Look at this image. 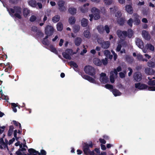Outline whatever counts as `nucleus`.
I'll use <instances>...</instances> for the list:
<instances>
[{
	"instance_id": "obj_1",
	"label": "nucleus",
	"mask_w": 155,
	"mask_h": 155,
	"mask_svg": "<svg viewBox=\"0 0 155 155\" xmlns=\"http://www.w3.org/2000/svg\"><path fill=\"white\" fill-rule=\"evenodd\" d=\"M7 9L11 16L15 17L19 19H21V13L22 9L20 6H15L13 8L7 7Z\"/></svg>"
},
{
	"instance_id": "obj_2",
	"label": "nucleus",
	"mask_w": 155,
	"mask_h": 155,
	"mask_svg": "<svg viewBox=\"0 0 155 155\" xmlns=\"http://www.w3.org/2000/svg\"><path fill=\"white\" fill-rule=\"evenodd\" d=\"M135 87L140 90H142L148 88V90L150 91H155V87H149L144 84H141L140 82L136 83Z\"/></svg>"
},
{
	"instance_id": "obj_3",
	"label": "nucleus",
	"mask_w": 155,
	"mask_h": 155,
	"mask_svg": "<svg viewBox=\"0 0 155 155\" xmlns=\"http://www.w3.org/2000/svg\"><path fill=\"white\" fill-rule=\"evenodd\" d=\"M97 41L98 43L101 45V47L104 49H107L110 47V42L107 41H104L102 38H98Z\"/></svg>"
},
{
	"instance_id": "obj_4",
	"label": "nucleus",
	"mask_w": 155,
	"mask_h": 155,
	"mask_svg": "<svg viewBox=\"0 0 155 155\" xmlns=\"http://www.w3.org/2000/svg\"><path fill=\"white\" fill-rule=\"evenodd\" d=\"M84 71L86 73L92 76H93L95 74V68L90 65L86 66L84 67Z\"/></svg>"
},
{
	"instance_id": "obj_5",
	"label": "nucleus",
	"mask_w": 155,
	"mask_h": 155,
	"mask_svg": "<svg viewBox=\"0 0 155 155\" xmlns=\"http://www.w3.org/2000/svg\"><path fill=\"white\" fill-rule=\"evenodd\" d=\"M91 12L94 15V19L97 20L100 18V10L95 7L92 8L91 9Z\"/></svg>"
},
{
	"instance_id": "obj_6",
	"label": "nucleus",
	"mask_w": 155,
	"mask_h": 155,
	"mask_svg": "<svg viewBox=\"0 0 155 155\" xmlns=\"http://www.w3.org/2000/svg\"><path fill=\"white\" fill-rule=\"evenodd\" d=\"M116 33L118 37L121 39L124 40L127 37V31H122L120 30H118L116 32Z\"/></svg>"
},
{
	"instance_id": "obj_7",
	"label": "nucleus",
	"mask_w": 155,
	"mask_h": 155,
	"mask_svg": "<svg viewBox=\"0 0 155 155\" xmlns=\"http://www.w3.org/2000/svg\"><path fill=\"white\" fill-rule=\"evenodd\" d=\"M58 9L60 12H64L66 10V7L64 6L65 2L62 0L59 1L58 3Z\"/></svg>"
},
{
	"instance_id": "obj_8",
	"label": "nucleus",
	"mask_w": 155,
	"mask_h": 155,
	"mask_svg": "<svg viewBox=\"0 0 155 155\" xmlns=\"http://www.w3.org/2000/svg\"><path fill=\"white\" fill-rule=\"evenodd\" d=\"M54 28L51 25H47L45 28V34H50L52 35L54 33Z\"/></svg>"
},
{
	"instance_id": "obj_9",
	"label": "nucleus",
	"mask_w": 155,
	"mask_h": 155,
	"mask_svg": "<svg viewBox=\"0 0 155 155\" xmlns=\"http://www.w3.org/2000/svg\"><path fill=\"white\" fill-rule=\"evenodd\" d=\"M134 80L137 82H139L141 81L142 78V75L140 72H136L134 73L133 75Z\"/></svg>"
},
{
	"instance_id": "obj_10",
	"label": "nucleus",
	"mask_w": 155,
	"mask_h": 155,
	"mask_svg": "<svg viewBox=\"0 0 155 155\" xmlns=\"http://www.w3.org/2000/svg\"><path fill=\"white\" fill-rule=\"evenodd\" d=\"M28 152L30 155H31L33 153H36L38 154V155H41L40 153L38 151L33 148L29 149L28 150ZM41 153L42 155H46V152L44 150H42L41 151Z\"/></svg>"
},
{
	"instance_id": "obj_11",
	"label": "nucleus",
	"mask_w": 155,
	"mask_h": 155,
	"mask_svg": "<svg viewBox=\"0 0 155 155\" xmlns=\"http://www.w3.org/2000/svg\"><path fill=\"white\" fill-rule=\"evenodd\" d=\"M134 17L133 21L134 24L136 25H138L140 23V17L137 13H134L133 14Z\"/></svg>"
},
{
	"instance_id": "obj_12",
	"label": "nucleus",
	"mask_w": 155,
	"mask_h": 155,
	"mask_svg": "<svg viewBox=\"0 0 155 155\" xmlns=\"http://www.w3.org/2000/svg\"><path fill=\"white\" fill-rule=\"evenodd\" d=\"M81 73V76L83 78L88 81L91 83H94L95 82V80L93 78L87 75H84V74H83L81 73Z\"/></svg>"
},
{
	"instance_id": "obj_13",
	"label": "nucleus",
	"mask_w": 155,
	"mask_h": 155,
	"mask_svg": "<svg viewBox=\"0 0 155 155\" xmlns=\"http://www.w3.org/2000/svg\"><path fill=\"white\" fill-rule=\"evenodd\" d=\"M90 150L88 144L87 143H84L83 144V150L84 154L87 155V153Z\"/></svg>"
},
{
	"instance_id": "obj_14",
	"label": "nucleus",
	"mask_w": 155,
	"mask_h": 155,
	"mask_svg": "<svg viewBox=\"0 0 155 155\" xmlns=\"http://www.w3.org/2000/svg\"><path fill=\"white\" fill-rule=\"evenodd\" d=\"M142 35L144 38L147 40H150V37L147 31L146 30H143L142 31Z\"/></svg>"
},
{
	"instance_id": "obj_15",
	"label": "nucleus",
	"mask_w": 155,
	"mask_h": 155,
	"mask_svg": "<svg viewBox=\"0 0 155 155\" xmlns=\"http://www.w3.org/2000/svg\"><path fill=\"white\" fill-rule=\"evenodd\" d=\"M136 44L140 48L142 49L144 48L143 43L140 39L139 38L136 39Z\"/></svg>"
},
{
	"instance_id": "obj_16",
	"label": "nucleus",
	"mask_w": 155,
	"mask_h": 155,
	"mask_svg": "<svg viewBox=\"0 0 155 155\" xmlns=\"http://www.w3.org/2000/svg\"><path fill=\"white\" fill-rule=\"evenodd\" d=\"M12 65L11 63L9 62L7 63L5 65V72H8L10 73V70L12 68Z\"/></svg>"
},
{
	"instance_id": "obj_17",
	"label": "nucleus",
	"mask_w": 155,
	"mask_h": 155,
	"mask_svg": "<svg viewBox=\"0 0 155 155\" xmlns=\"http://www.w3.org/2000/svg\"><path fill=\"white\" fill-rule=\"evenodd\" d=\"M93 63L97 66H101L102 64V62L101 60L98 58H95L93 59Z\"/></svg>"
},
{
	"instance_id": "obj_18",
	"label": "nucleus",
	"mask_w": 155,
	"mask_h": 155,
	"mask_svg": "<svg viewBox=\"0 0 155 155\" xmlns=\"http://www.w3.org/2000/svg\"><path fill=\"white\" fill-rule=\"evenodd\" d=\"M82 42V39L79 37H77L75 39L74 43L77 46H79L81 44Z\"/></svg>"
},
{
	"instance_id": "obj_19",
	"label": "nucleus",
	"mask_w": 155,
	"mask_h": 155,
	"mask_svg": "<svg viewBox=\"0 0 155 155\" xmlns=\"http://www.w3.org/2000/svg\"><path fill=\"white\" fill-rule=\"evenodd\" d=\"M134 35V31L131 29H128L127 31V37L129 38H131Z\"/></svg>"
},
{
	"instance_id": "obj_20",
	"label": "nucleus",
	"mask_w": 155,
	"mask_h": 155,
	"mask_svg": "<svg viewBox=\"0 0 155 155\" xmlns=\"http://www.w3.org/2000/svg\"><path fill=\"white\" fill-rule=\"evenodd\" d=\"M88 20L85 18H83L81 20V25L83 27H86L88 25Z\"/></svg>"
},
{
	"instance_id": "obj_21",
	"label": "nucleus",
	"mask_w": 155,
	"mask_h": 155,
	"mask_svg": "<svg viewBox=\"0 0 155 155\" xmlns=\"http://www.w3.org/2000/svg\"><path fill=\"white\" fill-rule=\"evenodd\" d=\"M112 93L114 96L116 97L120 95L121 94L119 90L116 89H114L112 90Z\"/></svg>"
},
{
	"instance_id": "obj_22",
	"label": "nucleus",
	"mask_w": 155,
	"mask_h": 155,
	"mask_svg": "<svg viewBox=\"0 0 155 155\" xmlns=\"http://www.w3.org/2000/svg\"><path fill=\"white\" fill-rule=\"evenodd\" d=\"M68 21L71 25L74 24L76 21L75 18L74 16H71L69 18Z\"/></svg>"
},
{
	"instance_id": "obj_23",
	"label": "nucleus",
	"mask_w": 155,
	"mask_h": 155,
	"mask_svg": "<svg viewBox=\"0 0 155 155\" xmlns=\"http://www.w3.org/2000/svg\"><path fill=\"white\" fill-rule=\"evenodd\" d=\"M125 9L126 11L129 14H132L133 12L132 8L131 5H127L126 6Z\"/></svg>"
},
{
	"instance_id": "obj_24",
	"label": "nucleus",
	"mask_w": 155,
	"mask_h": 155,
	"mask_svg": "<svg viewBox=\"0 0 155 155\" xmlns=\"http://www.w3.org/2000/svg\"><path fill=\"white\" fill-rule=\"evenodd\" d=\"M117 21L118 23L120 25H123L124 23L125 20L123 18H120L117 20Z\"/></svg>"
},
{
	"instance_id": "obj_25",
	"label": "nucleus",
	"mask_w": 155,
	"mask_h": 155,
	"mask_svg": "<svg viewBox=\"0 0 155 155\" xmlns=\"http://www.w3.org/2000/svg\"><path fill=\"white\" fill-rule=\"evenodd\" d=\"M69 13L72 15H74L76 13L77 9L74 8H70L68 9Z\"/></svg>"
},
{
	"instance_id": "obj_26",
	"label": "nucleus",
	"mask_w": 155,
	"mask_h": 155,
	"mask_svg": "<svg viewBox=\"0 0 155 155\" xmlns=\"http://www.w3.org/2000/svg\"><path fill=\"white\" fill-rule=\"evenodd\" d=\"M60 19V16L58 15H57L53 17L52 18V21L54 23H55L58 21Z\"/></svg>"
},
{
	"instance_id": "obj_27",
	"label": "nucleus",
	"mask_w": 155,
	"mask_h": 155,
	"mask_svg": "<svg viewBox=\"0 0 155 155\" xmlns=\"http://www.w3.org/2000/svg\"><path fill=\"white\" fill-rule=\"evenodd\" d=\"M30 10L27 8H24L23 11V15L25 17H26L30 13Z\"/></svg>"
},
{
	"instance_id": "obj_28",
	"label": "nucleus",
	"mask_w": 155,
	"mask_h": 155,
	"mask_svg": "<svg viewBox=\"0 0 155 155\" xmlns=\"http://www.w3.org/2000/svg\"><path fill=\"white\" fill-rule=\"evenodd\" d=\"M57 30L59 31H61L63 28V25L61 22H59L57 25Z\"/></svg>"
},
{
	"instance_id": "obj_29",
	"label": "nucleus",
	"mask_w": 155,
	"mask_h": 155,
	"mask_svg": "<svg viewBox=\"0 0 155 155\" xmlns=\"http://www.w3.org/2000/svg\"><path fill=\"white\" fill-rule=\"evenodd\" d=\"M29 5L32 7H35L37 5L36 1L35 0H31L28 2Z\"/></svg>"
},
{
	"instance_id": "obj_30",
	"label": "nucleus",
	"mask_w": 155,
	"mask_h": 155,
	"mask_svg": "<svg viewBox=\"0 0 155 155\" xmlns=\"http://www.w3.org/2000/svg\"><path fill=\"white\" fill-rule=\"evenodd\" d=\"M97 28L100 33L102 34L104 32V28L103 26L101 25L98 26Z\"/></svg>"
},
{
	"instance_id": "obj_31",
	"label": "nucleus",
	"mask_w": 155,
	"mask_h": 155,
	"mask_svg": "<svg viewBox=\"0 0 155 155\" xmlns=\"http://www.w3.org/2000/svg\"><path fill=\"white\" fill-rule=\"evenodd\" d=\"M147 49H149L151 51H154V46L150 44H147L146 45Z\"/></svg>"
},
{
	"instance_id": "obj_32",
	"label": "nucleus",
	"mask_w": 155,
	"mask_h": 155,
	"mask_svg": "<svg viewBox=\"0 0 155 155\" xmlns=\"http://www.w3.org/2000/svg\"><path fill=\"white\" fill-rule=\"evenodd\" d=\"M100 81L103 83H106L108 81V78L106 76L102 78H100Z\"/></svg>"
},
{
	"instance_id": "obj_33",
	"label": "nucleus",
	"mask_w": 155,
	"mask_h": 155,
	"mask_svg": "<svg viewBox=\"0 0 155 155\" xmlns=\"http://www.w3.org/2000/svg\"><path fill=\"white\" fill-rule=\"evenodd\" d=\"M118 8L117 6H114V7L113 8H110V12L113 13H116L118 11Z\"/></svg>"
},
{
	"instance_id": "obj_34",
	"label": "nucleus",
	"mask_w": 155,
	"mask_h": 155,
	"mask_svg": "<svg viewBox=\"0 0 155 155\" xmlns=\"http://www.w3.org/2000/svg\"><path fill=\"white\" fill-rule=\"evenodd\" d=\"M62 55L63 56L67 59L70 60L71 59V56L69 55V54H67V53L64 52L62 53Z\"/></svg>"
},
{
	"instance_id": "obj_35",
	"label": "nucleus",
	"mask_w": 155,
	"mask_h": 155,
	"mask_svg": "<svg viewBox=\"0 0 155 155\" xmlns=\"http://www.w3.org/2000/svg\"><path fill=\"white\" fill-rule=\"evenodd\" d=\"M49 48L50 50L52 52L55 53H58V51L54 47V46L52 45H50L49 46Z\"/></svg>"
},
{
	"instance_id": "obj_36",
	"label": "nucleus",
	"mask_w": 155,
	"mask_h": 155,
	"mask_svg": "<svg viewBox=\"0 0 155 155\" xmlns=\"http://www.w3.org/2000/svg\"><path fill=\"white\" fill-rule=\"evenodd\" d=\"M80 29V27L79 26L75 25L73 27V31L75 33L78 32Z\"/></svg>"
},
{
	"instance_id": "obj_37",
	"label": "nucleus",
	"mask_w": 155,
	"mask_h": 155,
	"mask_svg": "<svg viewBox=\"0 0 155 155\" xmlns=\"http://www.w3.org/2000/svg\"><path fill=\"white\" fill-rule=\"evenodd\" d=\"M11 106L12 108L13 109V110L14 112H16L17 111V109L16 107H17V104L15 103H11Z\"/></svg>"
},
{
	"instance_id": "obj_38",
	"label": "nucleus",
	"mask_w": 155,
	"mask_h": 155,
	"mask_svg": "<svg viewBox=\"0 0 155 155\" xmlns=\"http://www.w3.org/2000/svg\"><path fill=\"white\" fill-rule=\"evenodd\" d=\"M147 65L150 67L154 68L155 67V63L151 61H149L147 62Z\"/></svg>"
},
{
	"instance_id": "obj_39",
	"label": "nucleus",
	"mask_w": 155,
	"mask_h": 155,
	"mask_svg": "<svg viewBox=\"0 0 155 155\" xmlns=\"http://www.w3.org/2000/svg\"><path fill=\"white\" fill-rule=\"evenodd\" d=\"M84 36L87 38H89L90 37V32L89 30L84 31Z\"/></svg>"
},
{
	"instance_id": "obj_40",
	"label": "nucleus",
	"mask_w": 155,
	"mask_h": 155,
	"mask_svg": "<svg viewBox=\"0 0 155 155\" xmlns=\"http://www.w3.org/2000/svg\"><path fill=\"white\" fill-rule=\"evenodd\" d=\"M36 32V35L38 37L41 38L44 36V34L41 30H38Z\"/></svg>"
},
{
	"instance_id": "obj_41",
	"label": "nucleus",
	"mask_w": 155,
	"mask_h": 155,
	"mask_svg": "<svg viewBox=\"0 0 155 155\" xmlns=\"http://www.w3.org/2000/svg\"><path fill=\"white\" fill-rule=\"evenodd\" d=\"M133 20L132 18H130L127 21V24L131 27L133 26Z\"/></svg>"
},
{
	"instance_id": "obj_42",
	"label": "nucleus",
	"mask_w": 155,
	"mask_h": 155,
	"mask_svg": "<svg viewBox=\"0 0 155 155\" xmlns=\"http://www.w3.org/2000/svg\"><path fill=\"white\" fill-rule=\"evenodd\" d=\"M64 52L70 56L72 54L73 50L71 49H68L65 50Z\"/></svg>"
},
{
	"instance_id": "obj_43",
	"label": "nucleus",
	"mask_w": 155,
	"mask_h": 155,
	"mask_svg": "<svg viewBox=\"0 0 155 155\" xmlns=\"http://www.w3.org/2000/svg\"><path fill=\"white\" fill-rule=\"evenodd\" d=\"M122 15L121 12L119 11H117L115 13V17L117 18H120Z\"/></svg>"
},
{
	"instance_id": "obj_44",
	"label": "nucleus",
	"mask_w": 155,
	"mask_h": 155,
	"mask_svg": "<svg viewBox=\"0 0 155 155\" xmlns=\"http://www.w3.org/2000/svg\"><path fill=\"white\" fill-rule=\"evenodd\" d=\"M13 122L14 125L16 126H18V125H19V128L21 129V127L20 123L16 121L15 120H13Z\"/></svg>"
},
{
	"instance_id": "obj_45",
	"label": "nucleus",
	"mask_w": 155,
	"mask_h": 155,
	"mask_svg": "<svg viewBox=\"0 0 155 155\" xmlns=\"http://www.w3.org/2000/svg\"><path fill=\"white\" fill-rule=\"evenodd\" d=\"M70 65L71 66H73L75 68H77L78 66L76 63L73 61H71L70 62Z\"/></svg>"
},
{
	"instance_id": "obj_46",
	"label": "nucleus",
	"mask_w": 155,
	"mask_h": 155,
	"mask_svg": "<svg viewBox=\"0 0 155 155\" xmlns=\"http://www.w3.org/2000/svg\"><path fill=\"white\" fill-rule=\"evenodd\" d=\"M7 58V56L6 54L0 55V59L3 61H5Z\"/></svg>"
},
{
	"instance_id": "obj_47",
	"label": "nucleus",
	"mask_w": 155,
	"mask_h": 155,
	"mask_svg": "<svg viewBox=\"0 0 155 155\" xmlns=\"http://www.w3.org/2000/svg\"><path fill=\"white\" fill-rule=\"evenodd\" d=\"M42 43L43 45L47 46H48L49 44L48 39L44 40L43 39L42 41Z\"/></svg>"
},
{
	"instance_id": "obj_48",
	"label": "nucleus",
	"mask_w": 155,
	"mask_h": 155,
	"mask_svg": "<svg viewBox=\"0 0 155 155\" xmlns=\"http://www.w3.org/2000/svg\"><path fill=\"white\" fill-rule=\"evenodd\" d=\"M105 4L107 5H110L112 3V0H103Z\"/></svg>"
},
{
	"instance_id": "obj_49",
	"label": "nucleus",
	"mask_w": 155,
	"mask_h": 155,
	"mask_svg": "<svg viewBox=\"0 0 155 155\" xmlns=\"http://www.w3.org/2000/svg\"><path fill=\"white\" fill-rule=\"evenodd\" d=\"M37 19L36 17L34 15H31L30 18V21L31 22L35 21Z\"/></svg>"
},
{
	"instance_id": "obj_50",
	"label": "nucleus",
	"mask_w": 155,
	"mask_h": 155,
	"mask_svg": "<svg viewBox=\"0 0 155 155\" xmlns=\"http://www.w3.org/2000/svg\"><path fill=\"white\" fill-rule=\"evenodd\" d=\"M153 71V69H150L149 68L146 69L145 70L146 73L147 74L149 75L152 74L151 72V71Z\"/></svg>"
},
{
	"instance_id": "obj_51",
	"label": "nucleus",
	"mask_w": 155,
	"mask_h": 155,
	"mask_svg": "<svg viewBox=\"0 0 155 155\" xmlns=\"http://www.w3.org/2000/svg\"><path fill=\"white\" fill-rule=\"evenodd\" d=\"M101 62L104 65H106L108 63L107 59L105 58V59H102Z\"/></svg>"
},
{
	"instance_id": "obj_52",
	"label": "nucleus",
	"mask_w": 155,
	"mask_h": 155,
	"mask_svg": "<svg viewBox=\"0 0 155 155\" xmlns=\"http://www.w3.org/2000/svg\"><path fill=\"white\" fill-rule=\"evenodd\" d=\"M110 81L111 83H113L114 82L115 80L114 78V76L113 75V74L112 75L110 74Z\"/></svg>"
},
{
	"instance_id": "obj_53",
	"label": "nucleus",
	"mask_w": 155,
	"mask_h": 155,
	"mask_svg": "<svg viewBox=\"0 0 155 155\" xmlns=\"http://www.w3.org/2000/svg\"><path fill=\"white\" fill-rule=\"evenodd\" d=\"M148 84L150 85L154 86L155 85V80H151L148 81Z\"/></svg>"
},
{
	"instance_id": "obj_54",
	"label": "nucleus",
	"mask_w": 155,
	"mask_h": 155,
	"mask_svg": "<svg viewBox=\"0 0 155 155\" xmlns=\"http://www.w3.org/2000/svg\"><path fill=\"white\" fill-rule=\"evenodd\" d=\"M105 87L107 89H113V86L112 85L110 84H106L105 85Z\"/></svg>"
},
{
	"instance_id": "obj_55",
	"label": "nucleus",
	"mask_w": 155,
	"mask_h": 155,
	"mask_svg": "<svg viewBox=\"0 0 155 155\" xmlns=\"http://www.w3.org/2000/svg\"><path fill=\"white\" fill-rule=\"evenodd\" d=\"M80 10L82 12L84 13L87 11L88 9L86 8V7L84 8L83 6L80 8Z\"/></svg>"
},
{
	"instance_id": "obj_56",
	"label": "nucleus",
	"mask_w": 155,
	"mask_h": 155,
	"mask_svg": "<svg viewBox=\"0 0 155 155\" xmlns=\"http://www.w3.org/2000/svg\"><path fill=\"white\" fill-rule=\"evenodd\" d=\"M104 30H105L106 33L108 34L110 32V28L107 25H106L104 26Z\"/></svg>"
},
{
	"instance_id": "obj_57",
	"label": "nucleus",
	"mask_w": 155,
	"mask_h": 155,
	"mask_svg": "<svg viewBox=\"0 0 155 155\" xmlns=\"http://www.w3.org/2000/svg\"><path fill=\"white\" fill-rule=\"evenodd\" d=\"M117 71L116 70V69H114V71H112L110 72V74L111 75L113 74V75L114 76V74H115L116 75H117L118 74Z\"/></svg>"
},
{
	"instance_id": "obj_58",
	"label": "nucleus",
	"mask_w": 155,
	"mask_h": 155,
	"mask_svg": "<svg viewBox=\"0 0 155 155\" xmlns=\"http://www.w3.org/2000/svg\"><path fill=\"white\" fill-rule=\"evenodd\" d=\"M31 30L34 32H37L38 31V29L37 27L34 26L32 27Z\"/></svg>"
},
{
	"instance_id": "obj_59",
	"label": "nucleus",
	"mask_w": 155,
	"mask_h": 155,
	"mask_svg": "<svg viewBox=\"0 0 155 155\" xmlns=\"http://www.w3.org/2000/svg\"><path fill=\"white\" fill-rule=\"evenodd\" d=\"M137 59L139 60H142L143 58V56L140 54H137Z\"/></svg>"
},
{
	"instance_id": "obj_60",
	"label": "nucleus",
	"mask_w": 155,
	"mask_h": 155,
	"mask_svg": "<svg viewBox=\"0 0 155 155\" xmlns=\"http://www.w3.org/2000/svg\"><path fill=\"white\" fill-rule=\"evenodd\" d=\"M121 47L122 45L120 44H118L116 48L117 51L118 52L120 51Z\"/></svg>"
},
{
	"instance_id": "obj_61",
	"label": "nucleus",
	"mask_w": 155,
	"mask_h": 155,
	"mask_svg": "<svg viewBox=\"0 0 155 155\" xmlns=\"http://www.w3.org/2000/svg\"><path fill=\"white\" fill-rule=\"evenodd\" d=\"M5 65L4 63H0V71H2L3 68H5Z\"/></svg>"
},
{
	"instance_id": "obj_62",
	"label": "nucleus",
	"mask_w": 155,
	"mask_h": 155,
	"mask_svg": "<svg viewBox=\"0 0 155 155\" xmlns=\"http://www.w3.org/2000/svg\"><path fill=\"white\" fill-rule=\"evenodd\" d=\"M99 141L102 144H105L106 143V141L104 139L100 138L99 139Z\"/></svg>"
},
{
	"instance_id": "obj_63",
	"label": "nucleus",
	"mask_w": 155,
	"mask_h": 155,
	"mask_svg": "<svg viewBox=\"0 0 155 155\" xmlns=\"http://www.w3.org/2000/svg\"><path fill=\"white\" fill-rule=\"evenodd\" d=\"M101 12L103 13H104L106 12V9L104 7H101L100 8Z\"/></svg>"
},
{
	"instance_id": "obj_64",
	"label": "nucleus",
	"mask_w": 155,
	"mask_h": 155,
	"mask_svg": "<svg viewBox=\"0 0 155 155\" xmlns=\"http://www.w3.org/2000/svg\"><path fill=\"white\" fill-rule=\"evenodd\" d=\"M89 154L90 155H94L95 153L94 151L93 150L92 151H91L90 150L87 153V155Z\"/></svg>"
}]
</instances>
